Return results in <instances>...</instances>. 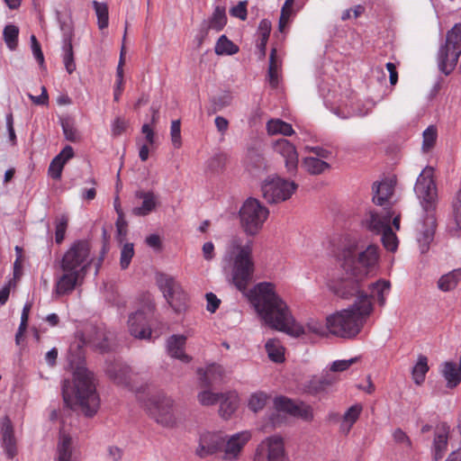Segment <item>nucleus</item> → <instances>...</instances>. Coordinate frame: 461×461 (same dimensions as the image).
<instances>
[{"mask_svg":"<svg viewBox=\"0 0 461 461\" xmlns=\"http://www.w3.org/2000/svg\"><path fill=\"white\" fill-rule=\"evenodd\" d=\"M391 284L387 280L380 279L375 283L368 285L370 294L366 296L372 303V298L376 297L379 305L384 306L386 301L385 295L389 293Z\"/></svg>","mask_w":461,"mask_h":461,"instance_id":"obj_28","label":"nucleus"},{"mask_svg":"<svg viewBox=\"0 0 461 461\" xmlns=\"http://www.w3.org/2000/svg\"><path fill=\"white\" fill-rule=\"evenodd\" d=\"M298 185L279 176H268L261 185L263 197L269 203H278L291 198Z\"/></svg>","mask_w":461,"mask_h":461,"instance_id":"obj_11","label":"nucleus"},{"mask_svg":"<svg viewBox=\"0 0 461 461\" xmlns=\"http://www.w3.org/2000/svg\"><path fill=\"white\" fill-rule=\"evenodd\" d=\"M197 398L202 405L210 406L220 402L221 399L223 398V393H215L210 390H203L198 393Z\"/></svg>","mask_w":461,"mask_h":461,"instance_id":"obj_50","label":"nucleus"},{"mask_svg":"<svg viewBox=\"0 0 461 461\" xmlns=\"http://www.w3.org/2000/svg\"><path fill=\"white\" fill-rule=\"evenodd\" d=\"M171 140L175 148L181 146V123L179 120H175L171 123L170 128Z\"/></svg>","mask_w":461,"mask_h":461,"instance_id":"obj_58","label":"nucleus"},{"mask_svg":"<svg viewBox=\"0 0 461 461\" xmlns=\"http://www.w3.org/2000/svg\"><path fill=\"white\" fill-rule=\"evenodd\" d=\"M381 240L387 250L394 251L397 249V237L393 231L391 225L387 227L382 233Z\"/></svg>","mask_w":461,"mask_h":461,"instance_id":"obj_51","label":"nucleus"},{"mask_svg":"<svg viewBox=\"0 0 461 461\" xmlns=\"http://www.w3.org/2000/svg\"><path fill=\"white\" fill-rule=\"evenodd\" d=\"M251 434L248 430L240 431L230 436L228 438H225L223 445V456L222 458L226 461H236L240 458V456L250 440Z\"/></svg>","mask_w":461,"mask_h":461,"instance_id":"obj_16","label":"nucleus"},{"mask_svg":"<svg viewBox=\"0 0 461 461\" xmlns=\"http://www.w3.org/2000/svg\"><path fill=\"white\" fill-rule=\"evenodd\" d=\"M230 254L237 251V254L227 255L225 260H233L231 270L232 284L240 291H245L253 279L254 274V262L252 260V245L248 242L242 246L238 239H233L231 241Z\"/></svg>","mask_w":461,"mask_h":461,"instance_id":"obj_5","label":"nucleus"},{"mask_svg":"<svg viewBox=\"0 0 461 461\" xmlns=\"http://www.w3.org/2000/svg\"><path fill=\"white\" fill-rule=\"evenodd\" d=\"M345 275L338 280H335L330 285V290L338 296L343 299H348L357 296V300L362 295H366L364 293L366 273L356 272L355 270L344 269Z\"/></svg>","mask_w":461,"mask_h":461,"instance_id":"obj_9","label":"nucleus"},{"mask_svg":"<svg viewBox=\"0 0 461 461\" xmlns=\"http://www.w3.org/2000/svg\"><path fill=\"white\" fill-rule=\"evenodd\" d=\"M460 280L461 268L454 269L438 279V287L443 292H448L456 288Z\"/></svg>","mask_w":461,"mask_h":461,"instance_id":"obj_35","label":"nucleus"},{"mask_svg":"<svg viewBox=\"0 0 461 461\" xmlns=\"http://www.w3.org/2000/svg\"><path fill=\"white\" fill-rule=\"evenodd\" d=\"M151 403L153 405L151 412L155 416L156 420L164 425L170 424L173 420L170 412L172 400L164 397L163 399H154Z\"/></svg>","mask_w":461,"mask_h":461,"instance_id":"obj_26","label":"nucleus"},{"mask_svg":"<svg viewBox=\"0 0 461 461\" xmlns=\"http://www.w3.org/2000/svg\"><path fill=\"white\" fill-rule=\"evenodd\" d=\"M373 303L362 295L351 306L327 317L329 332L343 339H353L362 330L372 313Z\"/></svg>","mask_w":461,"mask_h":461,"instance_id":"obj_4","label":"nucleus"},{"mask_svg":"<svg viewBox=\"0 0 461 461\" xmlns=\"http://www.w3.org/2000/svg\"><path fill=\"white\" fill-rule=\"evenodd\" d=\"M134 256V249L132 243H126L121 249L120 265L122 269H126Z\"/></svg>","mask_w":461,"mask_h":461,"instance_id":"obj_55","label":"nucleus"},{"mask_svg":"<svg viewBox=\"0 0 461 461\" xmlns=\"http://www.w3.org/2000/svg\"><path fill=\"white\" fill-rule=\"evenodd\" d=\"M275 407L279 411L289 413L294 417H300L305 420L313 418L312 408L305 404H297L290 399L280 396L275 399Z\"/></svg>","mask_w":461,"mask_h":461,"instance_id":"obj_18","label":"nucleus"},{"mask_svg":"<svg viewBox=\"0 0 461 461\" xmlns=\"http://www.w3.org/2000/svg\"><path fill=\"white\" fill-rule=\"evenodd\" d=\"M270 32L271 23L267 19L262 20L258 25L259 42L258 44V48L262 57L266 56L267 43L270 35Z\"/></svg>","mask_w":461,"mask_h":461,"instance_id":"obj_42","label":"nucleus"},{"mask_svg":"<svg viewBox=\"0 0 461 461\" xmlns=\"http://www.w3.org/2000/svg\"><path fill=\"white\" fill-rule=\"evenodd\" d=\"M454 216L457 226L461 229V189L457 192L453 203Z\"/></svg>","mask_w":461,"mask_h":461,"instance_id":"obj_64","label":"nucleus"},{"mask_svg":"<svg viewBox=\"0 0 461 461\" xmlns=\"http://www.w3.org/2000/svg\"><path fill=\"white\" fill-rule=\"evenodd\" d=\"M64 161L59 160V158H54L49 167V175L53 179H59L61 177L62 170L64 167Z\"/></svg>","mask_w":461,"mask_h":461,"instance_id":"obj_57","label":"nucleus"},{"mask_svg":"<svg viewBox=\"0 0 461 461\" xmlns=\"http://www.w3.org/2000/svg\"><path fill=\"white\" fill-rule=\"evenodd\" d=\"M105 373L115 384H126L130 381L131 368L120 360L107 361Z\"/></svg>","mask_w":461,"mask_h":461,"instance_id":"obj_22","label":"nucleus"},{"mask_svg":"<svg viewBox=\"0 0 461 461\" xmlns=\"http://www.w3.org/2000/svg\"><path fill=\"white\" fill-rule=\"evenodd\" d=\"M289 461L285 452L283 438L271 436L263 440L257 447L255 461Z\"/></svg>","mask_w":461,"mask_h":461,"instance_id":"obj_13","label":"nucleus"},{"mask_svg":"<svg viewBox=\"0 0 461 461\" xmlns=\"http://www.w3.org/2000/svg\"><path fill=\"white\" fill-rule=\"evenodd\" d=\"M248 167L253 173L265 170L267 167L265 158L258 153L250 152L249 155Z\"/></svg>","mask_w":461,"mask_h":461,"instance_id":"obj_48","label":"nucleus"},{"mask_svg":"<svg viewBox=\"0 0 461 461\" xmlns=\"http://www.w3.org/2000/svg\"><path fill=\"white\" fill-rule=\"evenodd\" d=\"M60 124L66 140L71 142H76L79 140L78 131L76 129L74 122L71 118H61Z\"/></svg>","mask_w":461,"mask_h":461,"instance_id":"obj_45","label":"nucleus"},{"mask_svg":"<svg viewBox=\"0 0 461 461\" xmlns=\"http://www.w3.org/2000/svg\"><path fill=\"white\" fill-rule=\"evenodd\" d=\"M186 337L184 335H172L167 340V351L171 357L189 363L191 357L185 353Z\"/></svg>","mask_w":461,"mask_h":461,"instance_id":"obj_24","label":"nucleus"},{"mask_svg":"<svg viewBox=\"0 0 461 461\" xmlns=\"http://www.w3.org/2000/svg\"><path fill=\"white\" fill-rule=\"evenodd\" d=\"M60 30L63 35V45L72 44L74 29L71 23L60 22Z\"/></svg>","mask_w":461,"mask_h":461,"instance_id":"obj_59","label":"nucleus"},{"mask_svg":"<svg viewBox=\"0 0 461 461\" xmlns=\"http://www.w3.org/2000/svg\"><path fill=\"white\" fill-rule=\"evenodd\" d=\"M362 411V407L360 405H353L351 406L344 414L343 421L348 424V431L350 429L351 426L357 421L358 419L360 412Z\"/></svg>","mask_w":461,"mask_h":461,"instance_id":"obj_56","label":"nucleus"},{"mask_svg":"<svg viewBox=\"0 0 461 461\" xmlns=\"http://www.w3.org/2000/svg\"><path fill=\"white\" fill-rule=\"evenodd\" d=\"M250 300L269 327L295 338L306 332L305 329L294 321L287 304L276 294L273 283L257 284L250 291Z\"/></svg>","mask_w":461,"mask_h":461,"instance_id":"obj_1","label":"nucleus"},{"mask_svg":"<svg viewBox=\"0 0 461 461\" xmlns=\"http://www.w3.org/2000/svg\"><path fill=\"white\" fill-rule=\"evenodd\" d=\"M433 167H425L419 175L414 186V191L426 212L425 217L418 227L417 235V241L421 253H426L429 250L437 228L435 215L437 188L433 179Z\"/></svg>","mask_w":461,"mask_h":461,"instance_id":"obj_2","label":"nucleus"},{"mask_svg":"<svg viewBox=\"0 0 461 461\" xmlns=\"http://www.w3.org/2000/svg\"><path fill=\"white\" fill-rule=\"evenodd\" d=\"M197 374L199 375L201 386L208 388L221 381L224 375V369L220 365L212 364L205 369L199 368L197 370Z\"/></svg>","mask_w":461,"mask_h":461,"instance_id":"obj_25","label":"nucleus"},{"mask_svg":"<svg viewBox=\"0 0 461 461\" xmlns=\"http://www.w3.org/2000/svg\"><path fill=\"white\" fill-rule=\"evenodd\" d=\"M62 395L68 407H78L86 417H93L100 406L95 375L84 366H78L74 372L73 387L69 381H64Z\"/></svg>","mask_w":461,"mask_h":461,"instance_id":"obj_3","label":"nucleus"},{"mask_svg":"<svg viewBox=\"0 0 461 461\" xmlns=\"http://www.w3.org/2000/svg\"><path fill=\"white\" fill-rule=\"evenodd\" d=\"M239 51V48L225 35H221L216 42L215 53L217 55H232Z\"/></svg>","mask_w":461,"mask_h":461,"instance_id":"obj_44","label":"nucleus"},{"mask_svg":"<svg viewBox=\"0 0 461 461\" xmlns=\"http://www.w3.org/2000/svg\"><path fill=\"white\" fill-rule=\"evenodd\" d=\"M358 360L357 357H352L348 360H337L334 361L330 366V371L332 372H342L350 367L353 364H355Z\"/></svg>","mask_w":461,"mask_h":461,"instance_id":"obj_62","label":"nucleus"},{"mask_svg":"<svg viewBox=\"0 0 461 461\" xmlns=\"http://www.w3.org/2000/svg\"><path fill=\"white\" fill-rule=\"evenodd\" d=\"M157 284L167 302L176 312H181L185 310L187 294L173 276L158 274L157 276Z\"/></svg>","mask_w":461,"mask_h":461,"instance_id":"obj_12","label":"nucleus"},{"mask_svg":"<svg viewBox=\"0 0 461 461\" xmlns=\"http://www.w3.org/2000/svg\"><path fill=\"white\" fill-rule=\"evenodd\" d=\"M294 0H285L284 5L282 7L281 14H280V18H279V24H278V28L281 32H284L285 26L287 25V23L289 22L290 16L292 14V7L294 5Z\"/></svg>","mask_w":461,"mask_h":461,"instance_id":"obj_54","label":"nucleus"},{"mask_svg":"<svg viewBox=\"0 0 461 461\" xmlns=\"http://www.w3.org/2000/svg\"><path fill=\"white\" fill-rule=\"evenodd\" d=\"M63 274L57 278L55 293L59 296L71 294L85 277L74 271L62 270Z\"/></svg>","mask_w":461,"mask_h":461,"instance_id":"obj_21","label":"nucleus"},{"mask_svg":"<svg viewBox=\"0 0 461 461\" xmlns=\"http://www.w3.org/2000/svg\"><path fill=\"white\" fill-rule=\"evenodd\" d=\"M1 436L5 453L8 458L13 459L17 455V442L13 423L7 416L1 420Z\"/></svg>","mask_w":461,"mask_h":461,"instance_id":"obj_20","label":"nucleus"},{"mask_svg":"<svg viewBox=\"0 0 461 461\" xmlns=\"http://www.w3.org/2000/svg\"><path fill=\"white\" fill-rule=\"evenodd\" d=\"M305 150H308L313 154V158H319L321 159H326L329 158L331 156V152L322 147L316 146V147H310L306 146Z\"/></svg>","mask_w":461,"mask_h":461,"instance_id":"obj_63","label":"nucleus"},{"mask_svg":"<svg viewBox=\"0 0 461 461\" xmlns=\"http://www.w3.org/2000/svg\"><path fill=\"white\" fill-rule=\"evenodd\" d=\"M93 7L97 17L98 28L100 30L106 29L109 24V12L107 4L93 1Z\"/></svg>","mask_w":461,"mask_h":461,"instance_id":"obj_41","label":"nucleus"},{"mask_svg":"<svg viewBox=\"0 0 461 461\" xmlns=\"http://www.w3.org/2000/svg\"><path fill=\"white\" fill-rule=\"evenodd\" d=\"M336 377L330 374H327L320 377H313L309 382V392L314 394L326 392L330 386H332L336 383Z\"/></svg>","mask_w":461,"mask_h":461,"instance_id":"obj_31","label":"nucleus"},{"mask_svg":"<svg viewBox=\"0 0 461 461\" xmlns=\"http://www.w3.org/2000/svg\"><path fill=\"white\" fill-rule=\"evenodd\" d=\"M268 396L267 393L263 392H257L253 394H251L249 401V407L253 411L257 412L260 410H262L267 402Z\"/></svg>","mask_w":461,"mask_h":461,"instance_id":"obj_49","label":"nucleus"},{"mask_svg":"<svg viewBox=\"0 0 461 461\" xmlns=\"http://www.w3.org/2000/svg\"><path fill=\"white\" fill-rule=\"evenodd\" d=\"M461 55V23H456L447 32L446 41L438 52V65L439 70L446 76L456 68Z\"/></svg>","mask_w":461,"mask_h":461,"instance_id":"obj_7","label":"nucleus"},{"mask_svg":"<svg viewBox=\"0 0 461 461\" xmlns=\"http://www.w3.org/2000/svg\"><path fill=\"white\" fill-rule=\"evenodd\" d=\"M227 17L225 14V8L221 6H216L212 17L209 19L205 27V33L209 30H214L220 32L226 25Z\"/></svg>","mask_w":461,"mask_h":461,"instance_id":"obj_36","label":"nucleus"},{"mask_svg":"<svg viewBox=\"0 0 461 461\" xmlns=\"http://www.w3.org/2000/svg\"><path fill=\"white\" fill-rule=\"evenodd\" d=\"M429 369L428 357L424 355H420L411 371L412 378L416 384L420 385L423 384Z\"/></svg>","mask_w":461,"mask_h":461,"instance_id":"obj_38","label":"nucleus"},{"mask_svg":"<svg viewBox=\"0 0 461 461\" xmlns=\"http://www.w3.org/2000/svg\"><path fill=\"white\" fill-rule=\"evenodd\" d=\"M267 130L270 135L282 134L284 136H291L294 133L292 125L280 119H272L268 121L267 123Z\"/></svg>","mask_w":461,"mask_h":461,"instance_id":"obj_37","label":"nucleus"},{"mask_svg":"<svg viewBox=\"0 0 461 461\" xmlns=\"http://www.w3.org/2000/svg\"><path fill=\"white\" fill-rule=\"evenodd\" d=\"M56 231L55 240L58 244H60L65 238V233L68 224V218L67 215L62 214L56 218Z\"/></svg>","mask_w":461,"mask_h":461,"instance_id":"obj_52","label":"nucleus"},{"mask_svg":"<svg viewBox=\"0 0 461 461\" xmlns=\"http://www.w3.org/2000/svg\"><path fill=\"white\" fill-rule=\"evenodd\" d=\"M392 215L386 214L381 216L375 212H370L368 217L365 220L366 228L376 233L381 234L387 227L390 226V220Z\"/></svg>","mask_w":461,"mask_h":461,"instance_id":"obj_30","label":"nucleus"},{"mask_svg":"<svg viewBox=\"0 0 461 461\" xmlns=\"http://www.w3.org/2000/svg\"><path fill=\"white\" fill-rule=\"evenodd\" d=\"M279 67L276 59V50L272 49L269 57V66L267 71V78L272 88H276L279 84Z\"/></svg>","mask_w":461,"mask_h":461,"instance_id":"obj_39","label":"nucleus"},{"mask_svg":"<svg viewBox=\"0 0 461 461\" xmlns=\"http://www.w3.org/2000/svg\"><path fill=\"white\" fill-rule=\"evenodd\" d=\"M109 333L103 326H89L80 337L78 348L89 346L101 353L110 349Z\"/></svg>","mask_w":461,"mask_h":461,"instance_id":"obj_14","label":"nucleus"},{"mask_svg":"<svg viewBox=\"0 0 461 461\" xmlns=\"http://www.w3.org/2000/svg\"><path fill=\"white\" fill-rule=\"evenodd\" d=\"M239 401L237 395L234 393H225L223 398L220 401V415L228 420L235 412L238 408Z\"/></svg>","mask_w":461,"mask_h":461,"instance_id":"obj_33","label":"nucleus"},{"mask_svg":"<svg viewBox=\"0 0 461 461\" xmlns=\"http://www.w3.org/2000/svg\"><path fill=\"white\" fill-rule=\"evenodd\" d=\"M441 373L448 388L457 386L461 382V362L459 366L453 362H445Z\"/></svg>","mask_w":461,"mask_h":461,"instance_id":"obj_29","label":"nucleus"},{"mask_svg":"<svg viewBox=\"0 0 461 461\" xmlns=\"http://www.w3.org/2000/svg\"><path fill=\"white\" fill-rule=\"evenodd\" d=\"M307 330L319 336H325L329 330L327 323L324 325L318 321H311L307 323Z\"/></svg>","mask_w":461,"mask_h":461,"instance_id":"obj_61","label":"nucleus"},{"mask_svg":"<svg viewBox=\"0 0 461 461\" xmlns=\"http://www.w3.org/2000/svg\"><path fill=\"white\" fill-rule=\"evenodd\" d=\"M247 1H240L239 4L230 10V14L233 17L240 18L242 21L247 19Z\"/></svg>","mask_w":461,"mask_h":461,"instance_id":"obj_60","label":"nucleus"},{"mask_svg":"<svg viewBox=\"0 0 461 461\" xmlns=\"http://www.w3.org/2000/svg\"><path fill=\"white\" fill-rule=\"evenodd\" d=\"M89 256V243L78 240L64 254L60 267L62 270L74 271L85 276L91 263Z\"/></svg>","mask_w":461,"mask_h":461,"instance_id":"obj_10","label":"nucleus"},{"mask_svg":"<svg viewBox=\"0 0 461 461\" xmlns=\"http://www.w3.org/2000/svg\"><path fill=\"white\" fill-rule=\"evenodd\" d=\"M273 148L276 153L284 158L287 172L294 174L299 161L295 147L289 140L281 138L274 142Z\"/></svg>","mask_w":461,"mask_h":461,"instance_id":"obj_17","label":"nucleus"},{"mask_svg":"<svg viewBox=\"0 0 461 461\" xmlns=\"http://www.w3.org/2000/svg\"><path fill=\"white\" fill-rule=\"evenodd\" d=\"M225 438L220 432L203 431L200 433L195 455L200 458H205L221 450Z\"/></svg>","mask_w":461,"mask_h":461,"instance_id":"obj_15","label":"nucleus"},{"mask_svg":"<svg viewBox=\"0 0 461 461\" xmlns=\"http://www.w3.org/2000/svg\"><path fill=\"white\" fill-rule=\"evenodd\" d=\"M449 427L446 423L437 425L433 440V456L438 461L447 450Z\"/></svg>","mask_w":461,"mask_h":461,"instance_id":"obj_23","label":"nucleus"},{"mask_svg":"<svg viewBox=\"0 0 461 461\" xmlns=\"http://www.w3.org/2000/svg\"><path fill=\"white\" fill-rule=\"evenodd\" d=\"M266 350L267 352L268 357L276 362L281 363L285 360V348L281 345L280 341L277 339H268L266 343Z\"/></svg>","mask_w":461,"mask_h":461,"instance_id":"obj_40","label":"nucleus"},{"mask_svg":"<svg viewBox=\"0 0 461 461\" xmlns=\"http://www.w3.org/2000/svg\"><path fill=\"white\" fill-rule=\"evenodd\" d=\"M71 438L63 435L60 442L58 445V460L71 461Z\"/></svg>","mask_w":461,"mask_h":461,"instance_id":"obj_46","label":"nucleus"},{"mask_svg":"<svg viewBox=\"0 0 461 461\" xmlns=\"http://www.w3.org/2000/svg\"><path fill=\"white\" fill-rule=\"evenodd\" d=\"M341 258L344 269L365 272L366 277L370 269L378 262V247L371 244L362 249L356 244L349 245L342 250Z\"/></svg>","mask_w":461,"mask_h":461,"instance_id":"obj_6","label":"nucleus"},{"mask_svg":"<svg viewBox=\"0 0 461 461\" xmlns=\"http://www.w3.org/2000/svg\"><path fill=\"white\" fill-rule=\"evenodd\" d=\"M269 215L268 209L256 198H248L240 210V223L249 235L257 234Z\"/></svg>","mask_w":461,"mask_h":461,"instance_id":"obj_8","label":"nucleus"},{"mask_svg":"<svg viewBox=\"0 0 461 461\" xmlns=\"http://www.w3.org/2000/svg\"><path fill=\"white\" fill-rule=\"evenodd\" d=\"M63 63L68 74H72L76 70V63L74 60L73 45H63Z\"/></svg>","mask_w":461,"mask_h":461,"instance_id":"obj_53","label":"nucleus"},{"mask_svg":"<svg viewBox=\"0 0 461 461\" xmlns=\"http://www.w3.org/2000/svg\"><path fill=\"white\" fill-rule=\"evenodd\" d=\"M137 198L142 199L140 206L134 207L132 213L137 216H146L149 214L157 206V198L152 192L137 191L135 193Z\"/></svg>","mask_w":461,"mask_h":461,"instance_id":"obj_27","label":"nucleus"},{"mask_svg":"<svg viewBox=\"0 0 461 461\" xmlns=\"http://www.w3.org/2000/svg\"><path fill=\"white\" fill-rule=\"evenodd\" d=\"M302 167L311 175H321L330 167L329 163L312 156L303 158Z\"/></svg>","mask_w":461,"mask_h":461,"instance_id":"obj_34","label":"nucleus"},{"mask_svg":"<svg viewBox=\"0 0 461 461\" xmlns=\"http://www.w3.org/2000/svg\"><path fill=\"white\" fill-rule=\"evenodd\" d=\"M438 137L437 128L433 125L429 126L423 131L422 150L429 151L435 145Z\"/></svg>","mask_w":461,"mask_h":461,"instance_id":"obj_47","label":"nucleus"},{"mask_svg":"<svg viewBox=\"0 0 461 461\" xmlns=\"http://www.w3.org/2000/svg\"><path fill=\"white\" fill-rule=\"evenodd\" d=\"M128 328L131 335L135 338L146 339L151 336L147 315L142 311H137L129 316Z\"/></svg>","mask_w":461,"mask_h":461,"instance_id":"obj_19","label":"nucleus"},{"mask_svg":"<svg viewBox=\"0 0 461 461\" xmlns=\"http://www.w3.org/2000/svg\"><path fill=\"white\" fill-rule=\"evenodd\" d=\"M373 190L375 194L373 201L377 205H384L393 194V186L390 182L384 181L378 185H374Z\"/></svg>","mask_w":461,"mask_h":461,"instance_id":"obj_32","label":"nucleus"},{"mask_svg":"<svg viewBox=\"0 0 461 461\" xmlns=\"http://www.w3.org/2000/svg\"><path fill=\"white\" fill-rule=\"evenodd\" d=\"M19 28L14 24H7L3 31V38L11 50H14L18 45Z\"/></svg>","mask_w":461,"mask_h":461,"instance_id":"obj_43","label":"nucleus"}]
</instances>
